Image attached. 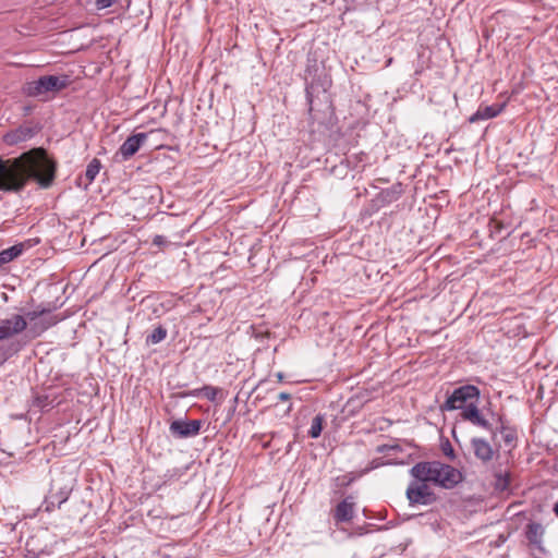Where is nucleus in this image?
Here are the masks:
<instances>
[{
    "mask_svg": "<svg viewBox=\"0 0 558 558\" xmlns=\"http://www.w3.org/2000/svg\"><path fill=\"white\" fill-rule=\"evenodd\" d=\"M278 399H279L280 401H288V400H290V399H291V395H290V393H288V392H280V393L278 395Z\"/></svg>",
    "mask_w": 558,
    "mask_h": 558,
    "instance_id": "obj_30",
    "label": "nucleus"
},
{
    "mask_svg": "<svg viewBox=\"0 0 558 558\" xmlns=\"http://www.w3.org/2000/svg\"><path fill=\"white\" fill-rule=\"evenodd\" d=\"M23 244H15L0 252V266L8 264L23 253Z\"/></svg>",
    "mask_w": 558,
    "mask_h": 558,
    "instance_id": "obj_18",
    "label": "nucleus"
},
{
    "mask_svg": "<svg viewBox=\"0 0 558 558\" xmlns=\"http://www.w3.org/2000/svg\"><path fill=\"white\" fill-rule=\"evenodd\" d=\"M480 389L474 385H464L456 388L441 405V410L453 411L461 410L465 404L472 401H478Z\"/></svg>",
    "mask_w": 558,
    "mask_h": 558,
    "instance_id": "obj_5",
    "label": "nucleus"
},
{
    "mask_svg": "<svg viewBox=\"0 0 558 558\" xmlns=\"http://www.w3.org/2000/svg\"><path fill=\"white\" fill-rule=\"evenodd\" d=\"M70 493L71 488L68 487H62L57 493L50 492L45 500L46 510L52 511L56 507L60 508L68 500Z\"/></svg>",
    "mask_w": 558,
    "mask_h": 558,
    "instance_id": "obj_15",
    "label": "nucleus"
},
{
    "mask_svg": "<svg viewBox=\"0 0 558 558\" xmlns=\"http://www.w3.org/2000/svg\"><path fill=\"white\" fill-rule=\"evenodd\" d=\"M148 133H136L129 136L120 146L116 157L121 156V160L125 161L133 157L146 142Z\"/></svg>",
    "mask_w": 558,
    "mask_h": 558,
    "instance_id": "obj_10",
    "label": "nucleus"
},
{
    "mask_svg": "<svg viewBox=\"0 0 558 558\" xmlns=\"http://www.w3.org/2000/svg\"><path fill=\"white\" fill-rule=\"evenodd\" d=\"M545 529L541 523L531 522L526 525L525 536L530 544L541 547Z\"/></svg>",
    "mask_w": 558,
    "mask_h": 558,
    "instance_id": "obj_16",
    "label": "nucleus"
},
{
    "mask_svg": "<svg viewBox=\"0 0 558 558\" xmlns=\"http://www.w3.org/2000/svg\"><path fill=\"white\" fill-rule=\"evenodd\" d=\"M167 337V329L162 326H158L146 337L147 344H157L165 340Z\"/></svg>",
    "mask_w": 558,
    "mask_h": 558,
    "instance_id": "obj_21",
    "label": "nucleus"
},
{
    "mask_svg": "<svg viewBox=\"0 0 558 558\" xmlns=\"http://www.w3.org/2000/svg\"><path fill=\"white\" fill-rule=\"evenodd\" d=\"M494 486L496 490L505 492L510 486V473L507 471L496 470L494 472Z\"/></svg>",
    "mask_w": 558,
    "mask_h": 558,
    "instance_id": "obj_19",
    "label": "nucleus"
},
{
    "mask_svg": "<svg viewBox=\"0 0 558 558\" xmlns=\"http://www.w3.org/2000/svg\"><path fill=\"white\" fill-rule=\"evenodd\" d=\"M506 108V102L493 104L490 106H480L477 110L469 118L470 123H476L482 120L493 119L499 116Z\"/></svg>",
    "mask_w": 558,
    "mask_h": 558,
    "instance_id": "obj_13",
    "label": "nucleus"
},
{
    "mask_svg": "<svg viewBox=\"0 0 558 558\" xmlns=\"http://www.w3.org/2000/svg\"><path fill=\"white\" fill-rule=\"evenodd\" d=\"M277 376H278L279 380H281L283 378V375L281 373H279Z\"/></svg>",
    "mask_w": 558,
    "mask_h": 558,
    "instance_id": "obj_34",
    "label": "nucleus"
},
{
    "mask_svg": "<svg viewBox=\"0 0 558 558\" xmlns=\"http://www.w3.org/2000/svg\"><path fill=\"white\" fill-rule=\"evenodd\" d=\"M57 162L46 149L33 148L16 158H0V191L21 192L29 181L49 189L56 180Z\"/></svg>",
    "mask_w": 558,
    "mask_h": 558,
    "instance_id": "obj_1",
    "label": "nucleus"
},
{
    "mask_svg": "<svg viewBox=\"0 0 558 558\" xmlns=\"http://www.w3.org/2000/svg\"><path fill=\"white\" fill-rule=\"evenodd\" d=\"M37 132L38 129L35 126L21 125L20 128L8 132L3 138L8 145H15L31 140Z\"/></svg>",
    "mask_w": 558,
    "mask_h": 558,
    "instance_id": "obj_11",
    "label": "nucleus"
},
{
    "mask_svg": "<svg viewBox=\"0 0 558 558\" xmlns=\"http://www.w3.org/2000/svg\"><path fill=\"white\" fill-rule=\"evenodd\" d=\"M365 158H366V155L364 153H360V154L347 156L345 160H347L349 167L357 168L359 162L364 161Z\"/></svg>",
    "mask_w": 558,
    "mask_h": 558,
    "instance_id": "obj_25",
    "label": "nucleus"
},
{
    "mask_svg": "<svg viewBox=\"0 0 558 558\" xmlns=\"http://www.w3.org/2000/svg\"><path fill=\"white\" fill-rule=\"evenodd\" d=\"M305 73H306V77L310 76L312 74V68L307 66L305 70Z\"/></svg>",
    "mask_w": 558,
    "mask_h": 558,
    "instance_id": "obj_33",
    "label": "nucleus"
},
{
    "mask_svg": "<svg viewBox=\"0 0 558 558\" xmlns=\"http://www.w3.org/2000/svg\"><path fill=\"white\" fill-rule=\"evenodd\" d=\"M471 447L474 456L483 463H488L493 460L495 450L486 439L474 437L471 439Z\"/></svg>",
    "mask_w": 558,
    "mask_h": 558,
    "instance_id": "obj_12",
    "label": "nucleus"
},
{
    "mask_svg": "<svg viewBox=\"0 0 558 558\" xmlns=\"http://www.w3.org/2000/svg\"><path fill=\"white\" fill-rule=\"evenodd\" d=\"M445 453H446V456L450 457L451 459L454 458V451L450 445H449V449L445 450Z\"/></svg>",
    "mask_w": 558,
    "mask_h": 558,
    "instance_id": "obj_31",
    "label": "nucleus"
},
{
    "mask_svg": "<svg viewBox=\"0 0 558 558\" xmlns=\"http://www.w3.org/2000/svg\"><path fill=\"white\" fill-rule=\"evenodd\" d=\"M27 330V322L24 315L14 314L0 320V341L9 340Z\"/></svg>",
    "mask_w": 558,
    "mask_h": 558,
    "instance_id": "obj_7",
    "label": "nucleus"
},
{
    "mask_svg": "<svg viewBox=\"0 0 558 558\" xmlns=\"http://www.w3.org/2000/svg\"><path fill=\"white\" fill-rule=\"evenodd\" d=\"M116 0H96L95 4L98 10L107 9L111 7Z\"/></svg>",
    "mask_w": 558,
    "mask_h": 558,
    "instance_id": "obj_28",
    "label": "nucleus"
},
{
    "mask_svg": "<svg viewBox=\"0 0 558 558\" xmlns=\"http://www.w3.org/2000/svg\"><path fill=\"white\" fill-rule=\"evenodd\" d=\"M100 169H101L100 160L97 158L92 159V161L87 165L86 170H85V178H86L87 184H90L95 180V178L99 173Z\"/></svg>",
    "mask_w": 558,
    "mask_h": 558,
    "instance_id": "obj_20",
    "label": "nucleus"
},
{
    "mask_svg": "<svg viewBox=\"0 0 558 558\" xmlns=\"http://www.w3.org/2000/svg\"><path fill=\"white\" fill-rule=\"evenodd\" d=\"M202 421L174 420L169 426L171 435L175 438H190L199 434Z\"/></svg>",
    "mask_w": 558,
    "mask_h": 558,
    "instance_id": "obj_8",
    "label": "nucleus"
},
{
    "mask_svg": "<svg viewBox=\"0 0 558 558\" xmlns=\"http://www.w3.org/2000/svg\"><path fill=\"white\" fill-rule=\"evenodd\" d=\"M553 511L558 518V501L554 505Z\"/></svg>",
    "mask_w": 558,
    "mask_h": 558,
    "instance_id": "obj_32",
    "label": "nucleus"
},
{
    "mask_svg": "<svg viewBox=\"0 0 558 558\" xmlns=\"http://www.w3.org/2000/svg\"><path fill=\"white\" fill-rule=\"evenodd\" d=\"M199 392L203 393V396L208 399L209 401H215L216 397H217V393H218V389L215 388V387H211V386H204Z\"/></svg>",
    "mask_w": 558,
    "mask_h": 558,
    "instance_id": "obj_26",
    "label": "nucleus"
},
{
    "mask_svg": "<svg viewBox=\"0 0 558 558\" xmlns=\"http://www.w3.org/2000/svg\"><path fill=\"white\" fill-rule=\"evenodd\" d=\"M355 502L352 496L345 497L340 501L333 512V519L337 523L350 522L354 517Z\"/></svg>",
    "mask_w": 558,
    "mask_h": 558,
    "instance_id": "obj_14",
    "label": "nucleus"
},
{
    "mask_svg": "<svg viewBox=\"0 0 558 558\" xmlns=\"http://www.w3.org/2000/svg\"><path fill=\"white\" fill-rule=\"evenodd\" d=\"M428 482H411L407 488V498L410 505H432L437 500L435 493L427 485Z\"/></svg>",
    "mask_w": 558,
    "mask_h": 558,
    "instance_id": "obj_6",
    "label": "nucleus"
},
{
    "mask_svg": "<svg viewBox=\"0 0 558 558\" xmlns=\"http://www.w3.org/2000/svg\"><path fill=\"white\" fill-rule=\"evenodd\" d=\"M500 434L502 435L504 441L508 445H511L515 439V432L511 428H508L501 424L499 428Z\"/></svg>",
    "mask_w": 558,
    "mask_h": 558,
    "instance_id": "obj_24",
    "label": "nucleus"
},
{
    "mask_svg": "<svg viewBox=\"0 0 558 558\" xmlns=\"http://www.w3.org/2000/svg\"><path fill=\"white\" fill-rule=\"evenodd\" d=\"M153 244L156 246H163V245L168 244V241H167L166 236L156 234L153 239Z\"/></svg>",
    "mask_w": 558,
    "mask_h": 558,
    "instance_id": "obj_29",
    "label": "nucleus"
},
{
    "mask_svg": "<svg viewBox=\"0 0 558 558\" xmlns=\"http://www.w3.org/2000/svg\"><path fill=\"white\" fill-rule=\"evenodd\" d=\"M56 405V398H51L48 393H41L34 397L32 407L38 408L40 411H48Z\"/></svg>",
    "mask_w": 558,
    "mask_h": 558,
    "instance_id": "obj_17",
    "label": "nucleus"
},
{
    "mask_svg": "<svg viewBox=\"0 0 558 558\" xmlns=\"http://www.w3.org/2000/svg\"><path fill=\"white\" fill-rule=\"evenodd\" d=\"M477 402L478 401H472L465 404L461 409V418L463 421L470 422L475 426L482 427L486 430H490L493 433V436H495V432H493L492 429V424L481 414Z\"/></svg>",
    "mask_w": 558,
    "mask_h": 558,
    "instance_id": "obj_9",
    "label": "nucleus"
},
{
    "mask_svg": "<svg viewBox=\"0 0 558 558\" xmlns=\"http://www.w3.org/2000/svg\"><path fill=\"white\" fill-rule=\"evenodd\" d=\"M410 473L420 482H432L445 489L454 488L464 478L460 470L439 461L418 462Z\"/></svg>",
    "mask_w": 558,
    "mask_h": 558,
    "instance_id": "obj_2",
    "label": "nucleus"
},
{
    "mask_svg": "<svg viewBox=\"0 0 558 558\" xmlns=\"http://www.w3.org/2000/svg\"><path fill=\"white\" fill-rule=\"evenodd\" d=\"M314 88H315L314 82H311V83L306 84L305 92H306V99H307V102L310 105V109H308L310 113H312V111H313Z\"/></svg>",
    "mask_w": 558,
    "mask_h": 558,
    "instance_id": "obj_27",
    "label": "nucleus"
},
{
    "mask_svg": "<svg viewBox=\"0 0 558 558\" xmlns=\"http://www.w3.org/2000/svg\"><path fill=\"white\" fill-rule=\"evenodd\" d=\"M324 415L317 414L312 420L311 428L308 430V436L311 438H318L323 430Z\"/></svg>",
    "mask_w": 558,
    "mask_h": 558,
    "instance_id": "obj_22",
    "label": "nucleus"
},
{
    "mask_svg": "<svg viewBox=\"0 0 558 558\" xmlns=\"http://www.w3.org/2000/svg\"><path fill=\"white\" fill-rule=\"evenodd\" d=\"M69 85V77L57 75H44L38 80L31 81L24 84L22 92L28 97H36L47 100L49 93L56 94L64 89Z\"/></svg>",
    "mask_w": 558,
    "mask_h": 558,
    "instance_id": "obj_3",
    "label": "nucleus"
},
{
    "mask_svg": "<svg viewBox=\"0 0 558 558\" xmlns=\"http://www.w3.org/2000/svg\"><path fill=\"white\" fill-rule=\"evenodd\" d=\"M401 191H402L401 184L397 183V184L392 185L390 189L383 191V194L389 202H393L399 198Z\"/></svg>",
    "mask_w": 558,
    "mask_h": 558,
    "instance_id": "obj_23",
    "label": "nucleus"
},
{
    "mask_svg": "<svg viewBox=\"0 0 558 558\" xmlns=\"http://www.w3.org/2000/svg\"><path fill=\"white\" fill-rule=\"evenodd\" d=\"M24 317L26 318V322H29L27 333L31 335L32 339L39 337L43 332L61 320L60 317L51 313L50 308L41 306L27 312Z\"/></svg>",
    "mask_w": 558,
    "mask_h": 558,
    "instance_id": "obj_4",
    "label": "nucleus"
}]
</instances>
